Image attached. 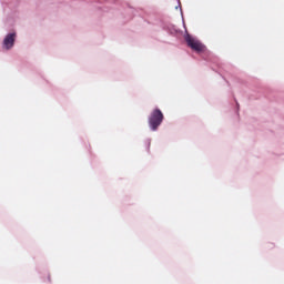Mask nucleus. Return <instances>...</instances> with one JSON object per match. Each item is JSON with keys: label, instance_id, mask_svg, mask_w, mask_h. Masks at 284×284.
Here are the masks:
<instances>
[{"label": "nucleus", "instance_id": "nucleus-2", "mask_svg": "<svg viewBox=\"0 0 284 284\" xmlns=\"http://www.w3.org/2000/svg\"><path fill=\"white\" fill-rule=\"evenodd\" d=\"M184 39L189 48H191V50H194V52H203V50H205V45H203L201 41L196 40L192 36L186 34Z\"/></svg>", "mask_w": 284, "mask_h": 284}, {"label": "nucleus", "instance_id": "nucleus-1", "mask_svg": "<svg viewBox=\"0 0 284 284\" xmlns=\"http://www.w3.org/2000/svg\"><path fill=\"white\" fill-rule=\"evenodd\" d=\"M163 123V112H161L159 109L153 110L149 118V125L153 132L155 130H159V125Z\"/></svg>", "mask_w": 284, "mask_h": 284}, {"label": "nucleus", "instance_id": "nucleus-3", "mask_svg": "<svg viewBox=\"0 0 284 284\" xmlns=\"http://www.w3.org/2000/svg\"><path fill=\"white\" fill-rule=\"evenodd\" d=\"M17 39V33H9L3 40L4 50H11L14 47V41Z\"/></svg>", "mask_w": 284, "mask_h": 284}]
</instances>
